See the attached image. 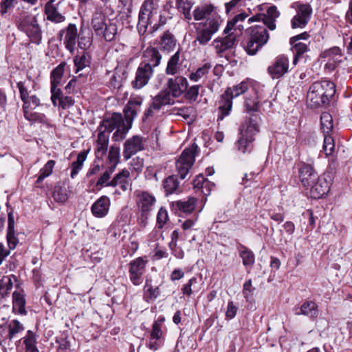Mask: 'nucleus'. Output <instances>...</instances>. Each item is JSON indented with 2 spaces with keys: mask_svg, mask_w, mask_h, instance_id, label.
Returning a JSON list of instances; mask_svg holds the SVG:
<instances>
[{
  "mask_svg": "<svg viewBox=\"0 0 352 352\" xmlns=\"http://www.w3.org/2000/svg\"><path fill=\"white\" fill-rule=\"evenodd\" d=\"M143 98L140 96H131L124 109V120L122 116L118 113H114L110 118L102 121L100 124L98 138L96 143V157L94 167L92 173L98 171L100 166H103L102 157L105 155L109 142V133L116 129L113 138L116 141L122 140L131 127L133 119L140 111Z\"/></svg>",
  "mask_w": 352,
  "mask_h": 352,
  "instance_id": "f257e3e1",
  "label": "nucleus"
},
{
  "mask_svg": "<svg viewBox=\"0 0 352 352\" xmlns=\"http://www.w3.org/2000/svg\"><path fill=\"white\" fill-rule=\"evenodd\" d=\"M336 93L334 83L329 80L314 82L309 87L307 95V101L312 107L329 104Z\"/></svg>",
  "mask_w": 352,
  "mask_h": 352,
  "instance_id": "f03ea898",
  "label": "nucleus"
},
{
  "mask_svg": "<svg viewBox=\"0 0 352 352\" xmlns=\"http://www.w3.org/2000/svg\"><path fill=\"white\" fill-rule=\"evenodd\" d=\"M249 88L250 82L244 80L226 89L225 93L221 96L217 121L223 120L225 116L230 114L232 107V99L244 94L249 90Z\"/></svg>",
  "mask_w": 352,
  "mask_h": 352,
  "instance_id": "7ed1b4c3",
  "label": "nucleus"
},
{
  "mask_svg": "<svg viewBox=\"0 0 352 352\" xmlns=\"http://www.w3.org/2000/svg\"><path fill=\"white\" fill-rule=\"evenodd\" d=\"M249 38L245 45V50L250 55H254L265 45L270 38L264 25H255L248 29Z\"/></svg>",
  "mask_w": 352,
  "mask_h": 352,
  "instance_id": "20e7f679",
  "label": "nucleus"
},
{
  "mask_svg": "<svg viewBox=\"0 0 352 352\" xmlns=\"http://www.w3.org/2000/svg\"><path fill=\"white\" fill-rule=\"evenodd\" d=\"M223 23V19L219 14L207 18L204 23H199L197 28V40L201 45H206L216 34Z\"/></svg>",
  "mask_w": 352,
  "mask_h": 352,
  "instance_id": "39448f33",
  "label": "nucleus"
},
{
  "mask_svg": "<svg viewBox=\"0 0 352 352\" xmlns=\"http://www.w3.org/2000/svg\"><path fill=\"white\" fill-rule=\"evenodd\" d=\"M163 0H146L139 14L138 25L146 29L148 25L157 22L160 17V3Z\"/></svg>",
  "mask_w": 352,
  "mask_h": 352,
  "instance_id": "423d86ee",
  "label": "nucleus"
},
{
  "mask_svg": "<svg viewBox=\"0 0 352 352\" xmlns=\"http://www.w3.org/2000/svg\"><path fill=\"white\" fill-rule=\"evenodd\" d=\"M155 204V198L146 192H140L137 195V204L140 212L138 218V224L142 228H145L147 224V219L150 212L153 210Z\"/></svg>",
  "mask_w": 352,
  "mask_h": 352,
  "instance_id": "0eeeda50",
  "label": "nucleus"
},
{
  "mask_svg": "<svg viewBox=\"0 0 352 352\" xmlns=\"http://www.w3.org/2000/svg\"><path fill=\"white\" fill-rule=\"evenodd\" d=\"M197 146L194 144L186 148L175 162L176 169L181 179H184L195 162Z\"/></svg>",
  "mask_w": 352,
  "mask_h": 352,
  "instance_id": "6e6552de",
  "label": "nucleus"
},
{
  "mask_svg": "<svg viewBox=\"0 0 352 352\" xmlns=\"http://www.w3.org/2000/svg\"><path fill=\"white\" fill-rule=\"evenodd\" d=\"M19 28L32 42L38 43L41 40V30L35 16H27L19 23Z\"/></svg>",
  "mask_w": 352,
  "mask_h": 352,
  "instance_id": "1a4fd4ad",
  "label": "nucleus"
},
{
  "mask_svg": "<svg viewBox=\"0 0 352 352\" xmlns=\"http://www.w3.org/2000/svg\"><path fill=\"white\" fill-rule=\"evenodd\" d=\"M296 5V14L292 18L291 21L292 28H304L311 19L312 14V8L308 3H295Z\"/></svg>",
  "mask_w": 352,
  "mask_h": 352,
  "instance_id": "9d476101",
  "label": "nucleus"
},
{
  "mask_svg": "<svg viewBox=\"0 0 352 352\" xmlns=\"http://www.w3.org/2000/svg\"><path fill=\"white\" fill-rule=\"evenodd\" d=\"M148 261L142 257H138L129 263V278L134 285H140L142 281V275L144 273Z\"/></svg>",
  "mask_w": 352,
  "mask_h": 352,
  "instance_id": "9b49d317",
  "label": "nucleus"
},
{
  "mask_svg": "<svg viewBox=\"0 0 352 352\" xmlns=\"http://www.w3.org/2000/svg\"><path fill=\"white\" fill-rule=\"evenodd\" d=\"M341 50L338 47H333L323 51L320 58L324 63V69L328 71L333 70L342 60Z\"/></svg>",
  "mask_w": 352,
  "mask_h": 352,
  "instance_id": "f8f14e48",
  "label": "nucleus"
},
{
  "mask_svg": "<svg viewBox=\"0 0 352 352\" xmlns=\"http://www.w3.org/2000/svg\"><path fill=\"white\" fill-rule=\"evenodd\" d=\"M289 58L280 55L268 67V73L273 79H278L284 76L289 70Z\"/></svg>",
  "mask_w": 352,
  "mask_h": 352,
  "instance_id": "ddd939ff",
  "label": "nucleus"
},
{
  "mask_svg": "<svg viewBox=\"0 0 352 352\" xmlns=\"http://www.w3.org/2000/svg\"><path fill=\"white\" fill-rule=\"evenodd\" d=\"M310 195L314 199H321L327 195L330 190V182L324 175L318 176L309 186Z\"/></svg>",
  "mask_w": 352,
  "mask_h": 352,
  "instance_id": "4468645a",
  "label": "nucleus"
},
{
  "mask_svg": "<svg viewBox=\"0 0 352 352\" xmlns=\"http://www.w3.org/2000/svg\"><path fill=\"white\" fill-rule=\"evenodd\" d=\"M65 66V63H61L52 72L51 74V99L54 106H56V98L60 94V89L58 87L60 85Z\"/></svg>",
  "mask_w": 352,
  "mask_h": 352,
  "instance_id": "2eb2a0df",
  "label": "nucleus"
},
{
  "mask_svg": "<svg viewBox=\"0 0 352 352\" xmlns=\"http://www.w3.org/2000/svg\"><path fill=\"white\" fill-rule=\"evenodd\" d=\"M153 70L149 64H140L138 67L135 80L132 82L133 87L141 89L148 82L153 76Z\"/></svg>",
  "mask_w": 352,
  "mask_h": 352,
  "instance_id": "dca6fc26",
  "label": "nucleus"
},
{
  "mask_svg": "<svg viewBox=\"0 0 352 352\" xmlns=\"http://www.w3.org/2000/svg\"><path fill=\"white\" fill-rule=\"evenodd\" d=\"M260 118L252 116L247 118L240 128V135L254 139V136L259 131Z\"/></svg>",
  "mask_w": 352,
  "mask_h": 352,
  "instance_id": "f3484780",
  "label": "nucleus"
},
{
  "mask_svg": "<svg viewBox=\"0 0 352 352\" xmlns=\"http://www.w3.org/2000/svg\"><path fill=\"white\" fill-rule=\"evenodd\" d=\"M143 149V138L140 136L135 135L125 142L123 156L126 160H129L132 155Z\"/></svg>",
  "mask_w": 352,
  "mask_h": 352,
  "instance_id": "a211bd4d",
  "label": "nucleus"
},
{
  "mask_svg": "<svg viewBox=\"0 0 352 352\" xmlns=\"http://www.w3.org/2000/svg\"><path fill=\"white\" fill-rule=\"evenodd\" d=\"M167 87L170 96L179 97L186 90L188 81L182 76L171 78L167 82Z\"/></svg>",
  "mask_w": 352,
  "mask_h": 352,
  "instance_id": "6ab92c4d",
  "label": "nucleus"
},
{
  "mask_svg": "<svg viewBox=\"0 0 352 352\" xmlns=\"http://www.w3.org/2000/svg\"><path fill=\"white\" fill-rule=\"evenodd\" d=\"M245 13H241L236 15L232 20L229 21L224 30L226 34L234 35V39L239 36L244 29L242 22L247 18Z\"/></svg>",
  "mask_w": 352,
  "mask_h": 352,
  "instance_id": "aec40b11",
  "label": "nucleus"
},
{
  "mask_svg": "<svg viewBox=\"0 0 352 352\" xmlns=\"http://www.w3.org/2000/svg\"><path fill=\"white\" fill-rule=\"evenodd\" d=\"M60 39L63 40L66 48L72 53L74 50L77 38V28L76 25L69 24L67 28L60 32Z\"/></svg>",
  "mask_w": 352,
  "mask_h": 352,
  "instance_id": "412c9836",
  "label": "nucleus"
},
{
  "mask_svg": "<svg viewBox=\"0 0 352 352\" xmlns=\"http://www.w3.org/2000/svg\"><path fill=\"white\" fill-rule=\"evenodd\" d=\"M173 99L169 93L166 91H161L153 99L150 108L144 113V118H147L153 114V109L158 110L162 106L173 104Z\"/></svg>",
  "mask_w": 352,
  "mask_h": 352,
  "instance_id": "4be33fe9",
  "label": "nucleus"
},
{
  "mask_svg": "<svg viewBox=\"0 0 352 352\" xmlns=\"http://www.w3.org/2000/svg\"><path fill=\"white\" fill-rule=\"evenodd\" d=\"M299 178L302 184L307 187L311 184L318 177L311 164L302 163L299 167Z\"/></svg>",
  "mask_w": 352,
  "mask_h": 352,
  "instance_id": "5701e85b",
  "label": "nucleus"
},
{
  "mask_svg": "<svg viewBox=\"0 0 352 352\" xmlns=\"http://www.w3.org/2000/svg\"><path fill=\"white\" fill-rule=\"evenodd\" d=\"M111 186H120L123 191H126L131 187L130 173L126 169H123L118 173L109 183Z\"/></svg>",
  "mask_w": 352,
  "mask_h": 352,
  "instance_id": "b1692460",
  "label": "nucleus"
},
{
  "mask_svg": "<svg viewBox=\"0 0 352 352\" xmlns=\"http://www.w3.org/2000/svg\"><path fill=\"white\" fill-rule=\"evenodd\" d=\"M109 206V199L107 197H102L92 205V214L98 218L104 217L108 213Z\"/></svg>",
  "mask_w": 352,
  "mask_h": 352,
  "instance_id": "393cba45",
  "label": "nucleus"
},
{
  "mask_svg": "<svg viewBox=\"0 0 352 352\" xmlns=\"http://www.w3.org/2000/svg\"><path fill=\"white\" fill-rule=\"evenodd\" d=\"M193 186L194 188L197 190V192L204 196H208L210 194L214 185L206 179L203 175H199L194 179Z\"/></svg>",
  "mask_w": 352,
  "mask_h": 352,
  "instance_id": "a878e982",
  "label": "nucleus"
},
{
  "mask_svg": "<svg viewBox=\"0 0 352 352\" xmlns=\"http://www.w3.org/2000/svg\"><path fill=\"white\" fill-rule=\"evenodd\" d=\"M235 41L234 35L228 34L224 38H217L214 39L212 45L217 53H221L228 49L232 48Z\"/></svg>",
  "mask_w": 352,
  "mask_h": 352,
  "instance_id": "bb28decb",
  "label": "nucleus"
},
{
  "mask_svg": "<svg viewBox=\"0 0 352 352\" xmlns=\"http://www.w3.org/2000/svg\"><path fill=\"white\" fill-rule=\"evenodd\" d=\"M218 14L217 8L212 4H204L195 8L193 11L195 20L199 21L206 17H211L212 15Z\"/></svg>",
  "mask_w": 352,
  "mask_h": 352,
  "instance_id": "cd10ccee",
  "label": "nucleus"
},
{
  "mask_svg": "<svg viewBox=\"0 0 352 352\" xmlns=\"http://www.w3.org/2000/svg\"><path fill=\"white\" fill-rule=\"evenodd\" d=\"M266 11L267 13L263 14V23L269 30H274L276 27L275 21L279 16L280 13L274 6L268 7Z\"/></svg>",
  "mask_w": 352,
  "mask_h": 352,
  "instance_id": "c85d7f7f",
  "label": "nucleus"
},
{
  "mask_svg": "<svg viewBox=\"0 0 352 352\" xmlns=\"http://www.w3.org/2000/svg\"><path fill=\"white\" fill-rule=\"evenodd\" d=\"M144 62L142 64H149L153 67H157L159 65L162 56L159 51L154 47H148L143 54Z\"/></svg>",
  "mask_w": 352,
  "mask_h": 352,
  "instance_id": "c756f323",
  "label": "nucleus"
},
{
  "mask_svg": "<svg viewBox=\"0 0 352 352\" xmlns=\"http://www.w3.org/2000/svg\"><path fill=\"white\" fill-rule=\"evenodd\" d=\"M256 89L252 88L245 96L244 105L248 111H256L258 107L259 98Z\"/></svg>",
  "mask_w": 352,
  "mask_h": 352,
  "instance_id": "7c9ffc66",
  "label": "nucleus"
},
{
  "mask_svg": "<svg viewBox=\"0 0 352 352\" xmlns=\"http://www.w3.org/2000/svg\"><path fill=\"white\" fill-rule=\"evenodd\" d=\"M296 314H303L311 318L318 316V306L314 301H306L296 310Z\"/></svg>",
  "mask_w": 352,
  "mask_h": 352,
  "instance_id": "2f4dec72",
  "label": "nucleus"
},
{
  "mask_svg": "<svg viewBox=\"0 0 352 352\" xmlns=\"http://www.w3.org/2000/svg\"><path fill=\"white\" fill-rule=\"evenodd\" d=\"M201 280L193 276L188 281L184 284L182 288V292L184 295L190 296L193 292H198L201 289L202 284L200 283Z\"/></svg>",
  "mask_w": 352,
  "mask_h": 352,
  "instance_id": "473e14b6",
  "label": "nucleus"
},
{
  "mask_svg": "<svg viewBox=\"0 0 352 352\" xmlns=\"http://www.w3.org/2000/svg\"><path fill=\"white\" fill-rule=\"evenodd\" d=\"M25 295L23 292H14L12 295L13 298V310L20 314H26L25 308Z\"/></svg>",
  "mask_w": 352,
  "mask_h": 352,
  "instance_id": "72a5a7b5",
  "label": "nucleus"
},
{
  "mask_svg": "<svg viewBox=\"0 0 352 352\" xmlns=\"http://www.w3.org/2000/svg\"><path fill=\"white\" fill-rule=\"evenodd\" d=\"M23 102L24 115L26 118L30 119L29 116L31 115V111L36 109L40 104V100L36 96L33 95L30 97L28 96Z\"/></svg>",
  "mask_w": 352,
  "mask_h": 352,
  "instance_id": "f704fd0d",
  "label": "nucleus"
},
{
  "mask_svg": "<svg viewBox=\"0 0 352 352\" xmlns=\"http://www.w3.org/2000/svg\"><path fill=\"white\" fill-rule=\"evenodd\" d=\"M290 44L292 46L294 52L293 64L296 65L299 59L302 58V55L309 51V45L303 42H295Z\"/></svg>",
  "mask_w": 352,
  "mask_h": 352,
  "instance_id": "c9c22d12",
  "label": "nucleus"
},
{
  "mask_svg": "<svg viewBox=\"0 0 352 352\" xmlns=\"http://www.w3.org/2000/svg\"><path fill=\"white\" fill-rule=\"evenodd\" d=\"M254 139L240 135L236 145L238 151L243 154L250 153L253 148L252 142Z\"/></svg>",
  "mask_w": 352,
  "mask_h": 352,
  "instance_id": "e433bc0d",
  "label": "nucleus"
},
{
  "mask_svg": "<svg viewBox=\"0 0 352 352\" xmlns=\"http://www.w3.org/2000/svg\"><path fill=\"white\" fill-rule=\"evenodd\" d=\"M45 11L47 15V19L50 21L59 23L65 20V17L57 11L54 5L46 3Z\"/></svg>",
  "mask_w": 352,
  "mask_h": 352,
  "instance_id": "4c0bfd02",
  "label": "nucleus"
},
{
  "mask_svg": "<svg viewBox=\"0 0 352 352\" xmlns=\"http://www.w3.org/2000/svg\"><path fill=\"white\" fill-rule=\"evenodd\" d=\"M197 199L194 197H189L187 200L178 201L175 205L179 210L184 213L190 214L196 206Z\"/></svg>",
  "mask_w": 352,
  "mask_h": 352,
  "instance_id": "58836bf2",
  "label": "nucleus"
},
{
  "mask_svg": "<svg viewBox=\"0 0 352 352\" xmlns=\"http://www.w3.org/2000/svg\"><path fill=\"white\" fill-rule=\"evenodd\" d=\"M211 65L210 63H205L203 66L198 68L195 72H192L189 78L190 80L197 82L203 78L206 77L211 69Z\"/></svg>",
  "mask_w": 352,
  "mask_h": 352,
  "instance_id": "ea45409f",
  "label": "nucleus"
},
{
  "mask_svg": "<svg viewBox=\"0 0 352 352\" xmlns=\"http://www.w3.org/2000/svg\"><path fill=\"white\" fill-rule=\"evenodd\" d=\"M239 254L243 260V264L245 267H252L254 265L255 261L254 254L250 250L243 246Z\"/></svg>",
  "mask_w": 352,
  "mask_h": 352,
  "instance_id": "a19ab883",
  "label": "nucleus"
},
{
  "mask_svg": "<svg viewBox=\"0 0 352 352\" xmlns=\"http://www.w3.org/2000/svg\"><path fill=\"white\" fill-rule=\"evenodd\" d=\"M108 160L110 164L111 171L113 172L120 162V148L112 146L108 154Z\"/></svg>",
  "mask_w": 352,
  "mask_h": 352,
  "instance_id": "79ce46f5",
  "label": "nucleus"
},
{
  "mask_svg": "<svg viewBox=\"0 0 352 352\" xmlns=\"http://www.w3.org/2000/svg\"><path fill=\"white\" fill-rule=\"evenodd\" d=\"M160 295V289L158 287H153V285L148 283L146 282L144 288V297L146 301L153 300L158 297Z\"/></svg>",
  "mask_w": 352,
  "mask_h": 352,
  "instance_id": "37998d69",
  "label": "nucleus"
},
{
  "mask_svg": "<svg viewBox=\"0 0 352 352\" xmlns=\"http://www.w3.org/2000/svg\"><path fill=\"white\" fill-rule=\"evenodd\" d=\"M179 61V52L177 51L169 59L166 69V73L168 75H174L178 72V64Z\"/></svg>",
  "mask_w": 352,
  "mask_h": 352,
  "instance_id": "c03bdc74",
  "label": "nucleus"
},
{
  "mask_svg": "<svg viewBox=\"0 0 352 352\" xmlns=\"http://www.w3.org/2000/svg\"><path fill=\"white\" fill-rule=\"evenodd\" d=\"M107 23L102 14L96 13L92 19V27L97 34H100Z\"/></svg>",
  "mask_w": 352,
  "mask_h": 352,
  "instance_id": "a18cd8bd",
  "label": "nucleus"
},
{
  "mask_svg": "<svg viewBox=\"0 0 352 352\" xmlns=\"http://www.w3.org/2000/svg\"><path fill=\"white\" fill-rule=\"evenodd\" d=\"M177 9L182 12L185 18L191 19L190 9L192 3L190 0H175Z\"/></svg>",
  "mask_w": 352,
  "mask_h": 352,
  "instance_id": "49530a36",
  "label": "nucleus"
},
{
  "mask_svg": "<svg viewBox=\"0 0 352 352\" xmlns=\"http://www.w3.org/2000/svg\"><path fill=\"white\" fill-rule=\"evenodd\" d=\"M321 129L324 134H329L333 129L332 116L327 112L322 113L320 116Z\"/></svg>",
  "mask_w": 352,
  "mask_h": 352,
  "instance_id": "de8ad7c7",
  "label": "nucleus"
},
{
  "mask_svg": "<svg viewBox=\"0 0 352 352\" xmlns=\"http://www.w3.org/2000/svg\"><path fill=\"white\" fill-rule=\"evenodd\" d=\"M176 45L175 41L171 34L166 32L163 34L161 41V47L164 51L173 50Z\"/></svg>",
  "mask_w": 352,
  "mask_h": 352,
  "instance_id": "09e8293b",
  "label": "nucleus"
},
{
  "mask_svg": "<svg viewBox=\"0 0 352 352\" xmlns=\"http://www.w3.org/2000/svg\"><path fill=\"white\" fill-rule=\"evenodd\" d=\"M24 344L25 346V352H38L36 346V338L34 334L28 331L25 337H24Z\"/></svg>",
  "mask_w": 352,
  "mask_h": 352,
  "instance_id": "8fccbe9b",
  "label": "nucleus"
},
{
  "mask_svg": "<svg viewBox=\"0 0 352 352\" xmlns=\"http://www.w3.org/2000/svg\"><path fill=\"white\" fill-rule=\"evenodd\" d=\"M117 30L118 29L116 25L109 21V23L105 25L102 32H100V34H103V36L106 41H111L114 38L117 33Z\"/></svg>",
  "mask_w": 352,
  "mask_h": 352,
  "instance_id": "3c124183",
  "label": "nucleus"
},
{
  "mask_svg": "<svg viewBox=\"0 0 352 352\" xmlns=\"http://www.w3.org/2000/svg\"><path fill=\"white\" fill-rule=\"evenodd\" d=\"M12 287V283L10 276H3L0 280V300L8 295Z\"/></svg>",
  "mask_w": 352,
  "mask_h": 352,
  "instance_id": "603ef678",
  "label": "nucleus"
},
{
  "mask_svg": "<svg viewBox=\"0 0 352 352\" xmlns=\"http://www.w3.org/2000/svg\"><path fill=\"white\" fill-rule=\"evenodd\" d=\"M54 165L55 162L54 160H49L45 164L43 168L40 170V175L36 181L38 184L41 183L45 177H49L52 173Z\"/></svg>",
  "mask_w": 352,
  "mask_h": 352,
  "instance_id": "864d4df0",
  "label": "nucleus"
},
{
  "mask_svg": "<svg viewBox=\"0 0 352 352\" xmlns=\"http://www.w3.org/2000/svg\"><path fill=\"white\" fill-rule=\"evenodd\" d=\"M163 186L166 194H172L178 188L179 182L174 176H169L164 181Z\"/></svg>",
  "mask_w": 352,
  "mask_h": 352,
  "instance_id": "5fc2aeb1",
  "label": "nucleus"
},
{
  "mask_svg": "<svg viewBox=\"0 0 352 352\" xmlns=\"http://www.w3.org/2000/svg\"><path fill=\"white\" fill-rule=\"evenodd\" d=\"M87 158L86 152L80 153L77 158V160L72 164V171L71 173V177L74 178L75 175L78 173L79 170L81 169L83 162Z\"/></svg>",
  "mask_w": 352,
  "mask_h": 352,
  "instance_id": "6e6d98bb",
  "label": "nucleus"
},
{
  "mask_svg": "<svg viewBox=\"0 0 352 352\" xmlns=\"http://www.w3.org/2000/svg\"><path fill=\"white\" fill-rule=\"evenodd\" d=\"M86 53H82L80 54H78L76 57L74 59V65L76 67V73L79 72L81 69L85 68L87 65V59Z\"/></svg>",
  "mask_w": 352,
  "mask_h": 352,
  "instance_id": "4d7b16f0",
  "label": "nucleus"
},
{
  "mask_svg": "<svg viewBox=\"0 0 352 352\" xmlns=\"http://www.w3.org/2000/svg\"><path fill=\"white\" fill-rule=\"evenodd\" d=\"M334 147L335 144L333 138L328 134H324L323 150L325 152L326 155H331L334 150Z\"/></svg>",
  "mask_w": 352,
  "mask_h": 352,
  "instance_id": "13d9d810",
  "label": "nucleus"
},
{
  "mask_svg": "<svg viewBox=\"0 0 352 352\" xmlns=\"http://www.w3.org/2000/svg\"><path fill=\"white\" fill-rule=\"evenodd\" d=\"M168 220V212L166 209L161 208L157 215V226L162 228Z\"/></svg>",
  "mask_w": 352,
  "mask_h": 352,
  "instance_id": "bf43d9fd",
  "label": "nucleus"
},
{
  "mask_svg": "<svg viewBox=\"0 0 352 352\" xmlns=\"http://www.w3.org/2000/svg\"><path fill=\"white\" fill-rule=\"evenodd\" d=\"M8 327L10 338H12L16 333L23 330V325L16 320H12Z\"/></svg>",
  "mask_w": 352,
  "mask_h": 352,
  "instance_id": "052dcab7",
  "label": "nucleus"
},
{
  "mask_svg": "<svg viewBox=\"0 0 352 352\" xmlns=\"http://www.w3.org/2000/svg\"><path fill=\"white\" fill-rule=\"evenodd\" d=\"M255 288L252 286V280H248L245 282L243 287V295L246 300H250L252 297Z\"/></svg>",
  "mask_w": 352,
  "mask_h": 352,
  "instance_id": "680f3d73",
  "label": "nucleus"
},
{
  "mask_svg": "<svg viewBox=\"0 0 352 352\" xmlns=\"http://www.w3.org/2000/svg\"><path fill=\"white\" fill-rule=\"evenodd\" d=\"M151 336L153 339H162L163 340L164 331L160 326V322H155L152 327Z\"/></svg>",
  "mask_w": 352,
  "mask_h": 352,
  "instance_id": "e2e57ef3",
  "label": "nucleus"
},
{
  "mask_svg": "<svg viewBox=\"0 0 352 352\" xmlns=\"http://www.w3.org/2000/svg\"><path fill=\"white\" fill-rule=\"evenodd\" d=\"M58 102L59 106L63 109H67L69 107L72 106L74 104V100L71 97L69 96H63L60 97V93L58 94V98H56V103Z\"/></svg>",
  "mask_w": 352,
  "mask_h": 352,
  "instance_id": "0e129e2a",
  "label": "nucleus"
},
{
  "mask_svg": "<svg viewBox=\"0 0 352 352\" xmlns=\"http://www.w3.org/2000/svg\"><path fill=\"white\" fill-rule=\"evenodd\" d=\"M113 172L111 171V168H109V170H106L98 179L96 186H99L100 188L102 186H111V185L109 184V180L110 179V175Z\"/></svg>",
  "mask_w": 352,
  "mask_h": 352,
  "instance_id": "69168bd1",
  "label": "nucleus"
},
{
  "mask_svg": "<svg viewBox=\"0 0 352 352\" xmlns=\"http://www.w3.org/2000/svg\"><path fill=\"white\" fill-rule=\"evenodd\" d=\"M131 167L137 173H140L142 170L144 166V160L140 157H135L131 162Z\"/></svg>",
  "mask_w": 352,
  "mask_h": 352,
  "instance_id": "338daca9",
  "label": "nucleus"
},
{
  "mask_svg": "<svg viewBox=\"0 0 352 352\" xmlns=\"http://www.w3.org/2000/svg\"><path fill=\"white\" fill-rule=\"evenodd\" d=\"M243 0H231L225 4L226 12L227 14L237 10L241 6Z\"/></svg>",
  "mask_w": 352,
  "mask_h": 352,
  "instance_id": "774afa93",
  "label": "nucleus"
}]
</instances>
